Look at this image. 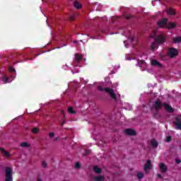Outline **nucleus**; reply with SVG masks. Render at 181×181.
<instances>
[{"mask_svg":"<svg viewBox=\"0 0 181 181\" xmlns=\"http://www.w3.org/2000/svg\"><path fill=\"white\" fill-rule=\"evenodd\" d=\"M90 153H91V151H90V150H85L84 156H87V155H90Z\"/></svg>","mask_w":181,"mask_h":181,"instance_id":"obj_30","label":"nucleus"},{"mask_svg":"<svg viewBox=\"0 0 181 181\" xmlns=\"http://www.w3.org/2000/svg\"><path fill=\"white\" fill-rule=\"evenodd\" d=\"M3 81L4 84H6V83H11L12 81H9V78L6 77V76H3Z\"/></svg>","mask_w":181,"mask_h":181,"instance_id":"obj_23","label":"nucleus"},{"mask_svg":"<svg viewBox=\"0 0 181 181\" xmlns=\"http://www.w3.org/2000/svg\"><path fill=\"white\" fill-rule=\"evenodd\" d=\"M12 168L6 167L5 169V181H13Z\"/></svg>","mask_w":181,"mask_h":181,"instance_id":"obj_3","label":"nucleus"},{"mask_svg":"<svg viewBox=\"0 0 181 181\" xmlns=\"http://www.w3.org/2000/svg\"><path fill=\"white\" fill-rule=\"evenodd\" d=\"M168 54L171 59H173V57H176L179 54V50L176 48H169L168 50Z\"/></svg>","mask_w":181,"mask_h":181,"instance_id":"obj_5","label":"nucleus"},{"mask_svg":"<svg viewBox=\"0 0 181 181\" xmlns=\"http://www.w3.org/2000/svg\"><path fill=\"white\" fill-rule=\"evenodd\" d=\"M151 49L152 50H155V49H158V44H156V42H153L151 44Z\"/></svg>","mask_w":181,"mask_h":181,"instance_id":"obj_25","label":"nucleus"},{"mask_svg":"<svg viewBox=\"0 0 181 181\" xmlns=\"http://www.w3.org/2000/svg\"><path fill=\"white\" fill-rule=\"evenodd\" d=\"M151 66H158V67H162V64L159 63L156 59H151Z\"/></svg>","mask_w":181,"mask_h":181,"instance_id":"obj_13","label":"nucleus"},{"mask_svg":"<svg viewBox=\"0 0 181 181\" xmlns=\"http://www.w3.org/2000/svg\"><path fill=\"white\" fill-rule=\"evenodd\" d=\"M174 125L176 127V129L181 130V117H176L174 121Z\"/></svg>","mask_w":181,"mask_h":181,"instance_id":"obj_6","label":"nucleus"},{"mask_svg":"<svg viewBox=\"0 0 181 181\" xmlns=\"http://www.w3.org/2000/svg\"><path fill=\"white\" fill-rule=\"evenodd\" d=\"M166 28L168 29H175L176 28V23H169L166 25Z\"/></svg>","mask_w":181,"mask_h":181,"instance_id":"obj_15","label":"nucleus"},{"mask_svg":"<svg viewBox=\"0 0 181 181\" xmlns=\"http://www.w3.org/2000/svg\"><path fill=\"white\" fill-rule=\"evenodd\" d=\"M66 124V122L64 120H62V122L61 123V126L63 127Z\"/></svg>","mask_w":181,"mask_h":181,"instance_id":"obj_36","label":"nucleus"},{"mask_svg":"<svg viewBox=\"0 0 181 181\" xmlns=\"http://www.w3.org/2000/svg\"><path fill=\"white\" fill-rule=\"evenodd\" d=\"M124 134L125 135H129L131 136H134V135H136V132H135V130L132 129H126L124 130Z\"/></svg>","mask_w":181,"mask_h":181,"instance_id":"obj_7","label":"nucleus"},{"mask_svg":"<svg viewBox=\"0 0 181 181\" xmlns=\"http://www.w3.org/2000/svg\"><path fill=\"white\" fill-rule=\"evenodd\" d=\"M74 8H76V9H81V8L83 6L81 5V4H80V2H78V1L76 0L74 2Z\"/></svg>","mask_w":181,"mask_h":181,"instance_id":"obj_14","label":"nucleus"},{"mask_svg":"<svg viewBox=\"0 0 181 181\" xmlns=\"http://www.w3.org/2000/svg\"><path fill=\"white\" fill-rule=\"evenodd\" d=\"M167 22H168V18H163V20H161L158 23V25L159 26V28H163L165 25H167L166 24Z\"/></svg>","mask_w":181,"mask_h":181,"instance_id":"obj_9","label":"nucleus"},{"mask_svg":"<svg viewBox=\"0 0 181 181\" xmlns=\"http://www.w3.org/2000/svg\"><path fill=\"white\" fill-rule=\"evenodd\" d=\"M68 112L69 114H76V111H74L71 107L68 108Z\"/></svg>","mask_w":181,"mask_h":181,"instance_id":"obj_26","label":"nucleus"},{"mask_svg":"<svg viewBox=\"0 0 181 181\" xmlns=\"http://www.w3.org/2000/svg\"><path fill=\"white\" fill-rule=\"evenodd\" d=\"M157 176H158V177H159L160 179H162V175L158 174Z\"/></svg>","mask_w":181,"mask_h":181,"instance_id":"obj_37","label":"nucleus"},{"mask_svg":"<svg viewBox=\"0 0 181 181\" xmlns=\"http://www.w3.org/2000/svg\"><path fill=\"white\" fill-rule=\"evenodd\" d=\"M176 162H177V163H180L181 160H177Z\"/></svg>","mask_w":181,"mask_h":181,"instance_id":"obj_40","label":"nucleus"},{"mask_svg":"<svg viewBox=\"0 0 181 181\" xmlns=\"http://www.w3.org/2000/svg\"><path fill=\"white\" fill-rule=\"evenodd\" d=\"M163 107H165L166 111H168V112H173V108L172 107V106L168 105V103H164Z\"/></svg>","mask_w":181,"mask_h":181,"instance_id":"obj_10","label":"nucleus"},{"mask_svg":"<svg viewBox=\"0 0 181 181\" xmlns=\"http://www.w3.org/2000/svg\"><path fill=\"white\" fill-rule=\"evenodd\" d=\"M32 132H33V134H37V133L39 132V129H37V128H34V129H32Z\"/></svg>","mask_w":181,"mask_h":181,"instance_id":"obj_28","label":"nucleus"},{"mask_svg":"<svg viewBox=\"0 0 181 181\" xmlns=\"http://www.w3.org/2000/svg\"><path fill=\"white\" fill-rule=\"evenodd\" d=\"M81 59H83V57L80 54H76L75 55V60L78 63V62L81 61Z\"/></svg>","mask_w":181,"mask_h":181,"instance_id":"obj_18","label":"nucleus"},{"mask_svg":"<svg viewBox=\"0 0 181 181\" xmlns=\"http://www.w3.org/2000/svg\"><path fill=\"white\" fill-rule=\"evenodd\" d=\"M75 168H76V169H80L81 165H80L79 163H76V164H75Z\"/></svg>","mask_w":181,"mask_h":181,"instance_id":"obj_33","label":"nucleus"},{"mask_svg":"<svg viewBox=\"0 0 181 181\" xmlns=\"http://www.w3.org/2000/svg\"><path fill=\"white\" fill-rule=\"evenodd\" d=\"M8 71H10L11 73H16V70H15L12 66L9 67Z\"/></svg>","mask_w":181,"mask_h":181,"instance_id":"obj_27","label":"nucleus"},{"mask_svg":"<svg viewBox=\"0 0 181 181\" xmlns=\"http://www.w3.org/2000/svg\"><path fill=\"white\" fill-rule=\"evenodd\" d=\"M152 168V164L151 163V160H148L146 161V163L144 166V171L146 172V170H149Z\"/></svg>","mask_w":181,"mask_h":181,"instance_id":"obj_11","label":"nucleus"},{"mask_svg":"<svg viewBox=\"0 0 181 181\" xmlns=\"http://www.w3.org/2000/svg\"><path fill=\"white\" fill-rule=\"evenodd\" d=\"M155 42H156V43H158V45H163V43L166 42V35H165L164 34H160L157 35L155 38Z\"/></svg>","mask_w":181,"mask_h":181,"instance_id":"obj_4","label":"nucleus"},{"mask_svg":"<svg viewBox=\"0 0 181 181\" xmlns=\"http://www.w3.org/2000/svg\"><path fill=\"white\" fill-rule=\"evenodd\" d=\"M76 16H76V14H74V15H72V16H70L69 20H70V21H74V20L76 19Z\"/></svg>","mask_w":181,"mask_h":181,"instance_id":"obj_29","label":"nucleus"},{"mask_svg":"<svg viewBox=\"0 0 181 181\" xmlns=\"http://www.w3.org/2000/svg\"><path fill=\"white\" fill-rule=\"evenodd\" d=\"M42 166L44 168H47V163H46V161L42 162Z\"/></svg>","mask_w":181,"mask_h":181,"instance_id":"obj_32","label":"nucleus"},{"mask_svg":"<svg viewBox=\"0 0 181 181\" xmlns=\"http://www.w3.org/2000/svg\"><path fill=\"white\" fill-rule=\"evenodd\" d=\"M163 107V103L159 99H157L154 103L153 104L152 107H151V111L155 110L156 111H160L162 107Z\"/></svg>","mask_w":181,"mask_h":181,"instance_id":"obj_2","label":"nucleus"},{"mask_svg":"<svg viewBox=\"0 0 181 181\" xmlns=\"http://www.w3.org/2000/svg\"><path fill=\"white\" fill-rule=\"evenodd\" d=\"M172 141V137L170 136H168L166 137V142H170Z\"/></svg>","mask_w":181,"mask_h":181,"instance_id":"obj_31","label":"nucleus"},{"mask_svg":"<svg viewBox=\"0 0 181 181\" xmlns=\"http://www.w3.org/2000/svg\"><path fill=\"white\" fill-rule=\"evenodd\" d=\"M98 88L100 91H105V93H108L111 98L113 100L117 99V94H115V92H114V90H112L111 88H103V86H100Z\"/></svg>","mask_w":181,"mask_h":181,"instance_id":"obj_1","label":"nucleus"},{"mask_svg":"<svg viewBox=\"0 0 181 181\" xmlns=\"http://www.w3.org/2000/svg\"><path fill=\"white\" fill-rule=\"evenodd\" d=\"M21 146L22 148H28L30 146L29 144H28V142H23L21 144Z\"/></svg>","mask_w":181,"mask_h":181,"instance_id":"obj_24","label":"nucleus"},{"mask_svg":"<svg viewBox=\"0 0 181 181\" xmlns=\"http://www.w3.org/2000/svg\"><path fill=\"white\" fill-rule=\"evenodd\" d=\"M137 179L139 180H141L143 177H144V173H141V172H139L138 173H137Z\"/></svg>","mask_w":181,"mask_h":181,"instance_id":"obj_20","label":"nucleus"},{"mask_svg":"<svg viewBox=\"0 0 181 181\" xmlns=\"http://www.w3.org/2000/svg\"><path fill=\"white\" fill-rule=\"evenodd\" d=\"M49 138H53V136H54V132H50L49 134Z\"/></svg>","mask_w":181,"mask_h":181,"instance_id":"obj_34","label":"nucleus"},{"mask_svg":"<svg viewBox=\"0 0 181 181\" xmlns=\"http://www.w3.org/2000/svg\"><path fill=\"white\" fill-rule=\"evenodd\" d=\"M93 170L95 173H98V175H100V173H101V172H103L101 168H98V166H97V165L93 167Z\"/></svg>","mask_w":181,"mask_h":181,"instance_id":"obj_16","label":"nucleus"},{"mask_svg":"<svg viewBox=\"0 0 181 181\" xmlns=\"http://www.w3.org/2000/svg\"><path fill=\"white\" fill-rule=\"evenodd\" d=\"M139 64H145V61L144 60L139 61Z\"/></svg>","mask_w":181,"mask_h":181,"instance_id":"obj_35","label":"nucleus"},{"mask_svg":"<svg viewBox=\"0 0 181 181\" xmlns=\"http://www.w3.org/2000/svg\"><path fill=\"white\" fill-rule=\"evenodd\" d=\"M159 168L162 173H166V172H168V167H166V165H165V163H160Z\"/></svg>","mask_w":181,"mask_h":181,"instance_id":"obj_8","label":"nucleus"},{"mask_svg":"<svg viewBox=\"0 0 181 181\" xmlns=\"http://www.w3.org/2000/svg\"><path fill=\"white\" fill-rule=\"evenodd\" d=\"M0 152L3 153L4 156H6V158H9L11 156V153L9 152L5 151V148H0Z\"/></svg>","mask_w":181,"mask_h":181,"instance_id":"obj_12","label":"nucleus"},{"mask_svg":"<svg viewBox=\"0 0 181 181\" xmlns=\"http://www.w3.org/2000/svg\"><path fill=\"white\" fill-rule=\"evenodd\" d=\"M167 13L168 15H175V10L173 8L167 9Z\"/></svg>","mask_w":181,"mask_h":181,"instance_id":"obj_21","label":"nucleus"},{"mask_svg":"<svg viewBox=\"0 0 181 181\" xmlns=\"http://www.w3.org/2000/svg\"><path fill=\"white\" fill-rule=\"evenodd\" d=\"M94 180L96 181H104L105 178L103 175H98L94 177Z\"/></svg>","mask_w":181,"mask_h":181,"instance_id":"obj_19","label":"nucleus"},{"mask_svg":"<svg viewBox=\"0 0 181 181\" xmlns=\"http://www.w3.org/2000/svg\"><path fill=\"white\" fill-rule=\"evenodd\" d=\"M158 145H159V144H158V141H156V140H155V139L151 140V146L153 148H158Z\"/></svg>","mask_w":181,"mask_h":181,"instance_id":"obj_17","label":"nucleus"},{"mask_svg":"<svg viewBox=\"0 0 181 181\" xmlns=\"http://www.w3.org/2000/svg\"><path fill=\"white\" fill-rule=\"evenodd\" d=\"M126 19H131V16H126Z\"/></svg>","mask_w":181,"mask_h":181,"instance_id":"obj_38","label":"nucleus"},{"mask_svg":"<svg viewBox=\"0 0 181 181\" xmlns=\"http://www.w3.org/2000/svg\"><path fill=\"white\" fill-rule=\"evenodd\" d=\"M181 37H177L173 39V43H180Z\"/></svg>","mask_w":181,"mask_h":181,"instance_id":"obj_22","label":"nucleus"},{"mask_svg":"<svg viewBox=\"0 0 181 181\" xmlns=\"http://www.w3.org/2000/svg\"><path fill=\"white\" fill-rule=\"evenodd\" d=\"M39 181H42V180H38Z\"/></svg>","mask_w":181,"mask_h":181,"instance_id":"obj_41","label":"nucleus"},{"mask_svg":"<svg viewBox=\"0 0 181 181\" xmlns=\"http://www.w3.org/2000/svg\"><path fill=\"white\" fill-rule=\"evenodd\" d=\"M59 139V137H55L54 139V141H57Z\"/></svg>","mask_w":181,"mask_h":181,"instance_id":"obj_39","label":"nucleus"}]
</instances>
